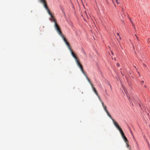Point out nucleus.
I'll return each instance as SVG.
<instances>
[{
    "mask_svg": "<svg viewBox=\"0 0 150 150\" xmlns=\"http://www.w3.org/2000/svg\"><path fill=\"white\" fill-rule=\"evenodd\" d=\"M39 1L40 3L42 4L43 5L44 8L47 10L48 14L50 15L51 17L50 20L51 21L54 22L55 28L57 30V31L59 34L61 35V31L60 30V28L59 25L57 24V22L55 21V19L54 18V16H52L50 12L49 9H48L47 5L46 0H39Z\"/></svg>",
    "mask_w": 150,
    "mask_h": 150,
    "instance_id": "obj_1",
    "label": "nucleus"
},
{
    "mask_svg": "<svg viewBox=\"0 0 150 150\" xmlns=\"http://www.w3.org/2000/svg\"><path fill=\"white\" fill-rule=\"evenodd\" d=\"M107 114L108 115V117L112 120L113 121V124L120 131L122 138L125 136L124 133L123 132V131H122L121 128L120 127L119 125H118L117 122H116L113 118H112L111 115L109 113H108V114Z\"/></svg>",
    "mask_w": 150,
    "mask_h": 150,
    "instance_id": "obj_2",
    "label": "nucleus"
},
{
    "mask_svg": "<svg viewBox=\"0 0 150 150\" xmlns=\"http://www.w3.org/2000/svg\"><path fill=\"white\" fill-rule=\"evenodd\" d=\"M91 86L92 87V89H93V92L95 93L96 94L97 96L98 97V98L99 99V100H100V102L101 103L103 107L104 108V110L106 112L107 114H108V113H109V112L107 110V107H106V106H105L104 105V103L101 100V99L100 97V96H99V95H98V92H97V91L96 90L95 88H94L93 86V85H92V86Z\"/></svg>",
    "mask_w": 150,
    "mask_h": 150,
    "instance_id": "obj_3",
    "label": "nucleus"
},
{
    "mask_svg": "<svg viewBox=\"0 0 150 150\" xmlns=\"http://www.w3.org/2000/svg\"><path fill=\"white\" fill-rule=\"evenodd\" d=\"M70 51L71 52L72 56L74 58L79 68L80 69L82 67H83L81 64L79 62V60L76 56V54L73 52L72 50H70Z\"/></svg>",
    "mask_w": 150,
    "mask_h": 150,
    "instance_id": "obj_4",
    "label": "nucleus"
},
{
    "mask_svg": "<svg viewBox=\"0 0 150 150\" xmlns=\"http://www.w3.org/2000/svg\"><path fill=\"white\" fill-rule=\"evenodd\" d=\"M59 35L63 38V39L64 42H65V43L66 44L67 46V47L68 48H69V50H71L72 49H71V47L70 46L69 44L67 42V41L66 38L64 37V36L63 35H62V33H61V35L60 34H59Z\"/></svg>",
    "mask_w": 150,
    "mask_h": 150,
    "instance_id": "obj_5",
    "label": "nucleus"
},
{
    "mask_svg": "<svg viewBox=\"0 0 150 150\" xmlns=\"http://www.w3.org/2000/svg\"><path fill=\"white\" fill-rule=\"evenodd\" d=\"M80 69H81V71L83 73V74L85 76H86V79L88 81V82H89V83H90V84H91V86H92V85H93V84H92V83H91V81L89 79V78H88V77L87 76L86 74H85V73L84 71V70H83V67L81 68Z\"/></svg>",
    "mask_w": 150,
    "mask_h": 150,
    "instance_id": "obj_6",
    "label": "nucleus"
},
{
    "mask_svg": "<svg viewBox=\"0 0 150 150\" xmlns=\"http://www.w3.org/2000/svg\"><path fill=\"white\" fill-rule=\"evenodd\" d=\"M122 138L123 139L124 141L125 142L126 144H128L129 143V142L127 140V138L125 136L124 137H122Z\"/></svg>",
    "mask_w": 150,
    "mask_h": 150,
    "instance_id": "obj_7",
    "label": "nucleus"
},
{
    "mask_svg": "<svg viewBox=\"0 0 150 150\" xmlns=\"http://www.w3.org/2000/svg\"><path fill=\"white\" fill-rule=\"evenodd\" d=\"M130 21L132 23L134 27H135L134 25V23H133V22H132L131 19H130Z\"/></svg>",
    "mask_w": 150,
    "mask_h": 150,
    "instance_id": "obj_8",
    "label": "nucleus"
},
{
    "mask_svg": "<svg viewBox=\"0 0 150 150\" xmlns=\"http://www.w3.org/2000/svg\"><path fill=\"white\" fill-rule=\"evenodd\" d=\"M127 145V148H129V146L128 144H126Z\"/></svg>",
    "mask_w": 150,
    "mask_h": 150,
    "instance_id": "obj_9",
    "label": "nucleus"
},
{
    "mask_svg": "<svg viewBox=\"0 0 150 150\" xmlns=\"http://www.w3.org/2000/svg\"><path fill=\"white\" fill-rule=\"evenodd\" d=\"M140 83H141L142 84L143 83H144V81H140Z\"/></svg>",
    "mask_w": 150,
    "mask_h": 150,
    "instance_id": "obj_10",
    "label": "nucleus"
},
{
    "mask_svg": "<svg viewBox=\"0 0 150 150\" xmlns=\"http://www.w3.org/2000/svg\"><path fill=\"white\" fill-rule=\"evenodd\" d=\"M116 0V1L117 2V3L118 4H120L119 2L118 1V0Z\"/></svg>",
    "mask_w": 150,
    "mask_h": 150,
    "instance_id": "obj_11",
    "label": "nucleus"
},
{
    "mask_svg": "<svg viewBox=\"0 0 150 150\" xmlns=\"http://www.w3.org/2000/svg\"><path fill=\"white\" fill-rule=\"evenodd\" d=\"M117 65L119 67L120 66V64L118 63H117Z\"/></svg>",
    "mask_w": 150,
    "mask_h": 150,
    "instance_id": "obj_12",
    "label": "nucleus"
},
{
    "mask_svg": "<svg viewBox=\"0 0 150 150\" xmlns=\"http://www.w3.org/2000/svg\"><path fill=\"white\" fill-rule=\"evenodd\" d=\"M135 36H136V38H137V39L138 40H139V39H138V38L137 36L136 35H135Z\"/></svg>",
    "mask_w": 150,
    "mask_h": 150,
    "instance_id": "obj_13",
    "label": "nucleus"
},
{
    "mask_svg": "<svg viewBox=\"0 0 150 150\" xmlns=\"http://www.w3.org/2000/svg\"><path fill=\"white\" fill-rule=\"evenodd\" d=\"M82 51H83V52L84 53V54H86L85 52V51H84L83 49L82 50Z\"/></svg>",
    "mask_w": 150,
    "mask_h": 150,
    "instance_id": "obj_14",
    "label": "nucleus"
},
{
    "mask_svg": "<svg viewBox=\"0 0 150 150\" xmlns=\"http://www.w3.org/2000/svg\"><path fill=\"white\" fill-rule=\"evenodd\" d=\"M144 87L145 88H147L146 86H145V85H144Z\"/></svg>",
    "mask_w": 150,
    "mask_h": 150,
    "instance_id": "obj_15",
    "label": "nucleus"
},
{
    "mask_svg": "<svg viewBox=\"0 0 150 150\" xmlns=\"http://www.w3.org/2000/svg\"><path fill=\"white\" fill-rule=\"evenodd\" d=\"M121 73L122 74V75L123 76V75L122 74V71H121Z\"/></svg>",
    "mask_w": 150,
    "mask_h": 150,
    "instance_id": "obj_16",
    "label": "nucleus"
},
{
    "mask_svg": "<svg viewBox=\"0 0 150 150\" xmlns=\"http://www.w3.org/2000/svg\"><path fill=\"white\" fill-rule=\"evenodd\" d=\"M117 34L118 35V36H119V34H118V33H117Z\"/></svg>",
    "mask_w": 150,
    "mask_h": 150,
    "instance_id": "obj_17",
    "label": "nucleus"
},
{
    "mask_svg": "<svg viewBox=\"0 0 150 150\" xmlns=\"http://www.w3.org/2000/svg\"><path fill=\"white\" fill-rule=\"evenodd\" d=\"M85 13H86V11H85Z\"/></svg>",
    "mask_w": 150,
    "mask_h": 150,
    "instance_id": "obj_18",
    "label": "nucleus"
},
{
    "mask_svg": "<svg viewBox=\"0 0 150 150\" xmlns=\"http://www.w3.org/2000/svg\"><path fill=\"white\" fill-rule=\"evenodd\" d=\"M128 98H129H129H130V97H128Z\"/></svg>",
    "mask_w": 150,
    "mask_h": 150,
    "instance_id": "obj_19",
    "label": "nucleus"
}]
</instances>
